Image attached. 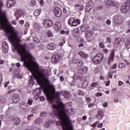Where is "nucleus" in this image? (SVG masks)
<instances>
[{
    "label": "nucleus",
    "mask_w": 130,
    "mask_h": 130,
    "mask_svg": "<svg viewBox=\"0 0 130 130\" xmlns=\"http://www.w3.org/2000/svg\"><path fill=\"white\" fill-rule=\"evenodd\" d=\"M53 108L55 109V114L56 116H58L60 120V124H62V130H74L73 127H69L66 123L70 121V117L66 113L64 110L66 109V105L60 102L58 105H54Z\"/></svg>",
    "instance_id": "nucleus-1"
},
{
    "label": "nucleus",
    "mask_w": 130,
    "mask_h": 130,
    "mask_svg": "<svg viewBox=\"0 0 130 130\" xmlns=\"http://www.w3.org/2000/svg\"><path fill=\"white\" fill-rule=\"evenodd\" d=\"M103 58H104L103 54L101 53H98L92 58V61L94 64H99L102 62Z\"/></svg>",
    "instance_id": "nucleus-2"
},
{
    "label": "nucleus",
    "mask_w": 130,
    "mask_h": 130,
    "mask_svg": "<svg viewBox=\"0 0 130 130\" xmlns=\"http://www.w3.org/2000/svg\"><path fill=\"white\" fill-rule=\"evenodd\" d=\"M130 1H127L126 3H124L121 7V12L122 13H127L129 10Z\"/></svg>",
    "instance_id": "nucleus-3"
},
{
    "label": "nucleus",
    "mask_w": 130,
    "mask_h": 130,
    "mask_svg": "<svg viewBox=\"0 0 130 130\" xmlns=\"http://www.w3.org/2000/svg\"><path fill=\"white\" fill-rule=\"evenodd\" d=\"M61 58V54L60 53H57L53 55L51 57L52 62H58Z\"/></svg>",
    "instance_id": "nucleus-4"
},
{
    "label": "nucleus",
    "mask_w": 130,
    "mask_h": 130,
    "mask_svg": "<svg viewBox=\"0 0 130 130\" xmlns=\"http://www.w3.org/2000/svg\"><path fill=\"white\" fill-rule=\"evenodd\" d=\"M45 28H51L53 26V21L50 19H45L43 22Z\"/></svg>",
    "instance_id": "nucleus-5"
},
{
    "label": "nucleus",
    "mask_w": 130,
    "mask_h": 130,
    "mask_svg": "<svg viewBox=\"0 0 130 130\" xmlns=\"http://www.w3.org/2000/svg\"><path fill=\"white\" fill-rule=\"evenodd\" d=\"M3 7V1L0 0V20H5L6 18V12L2 11V8Z\"/></svg>",
    "instance_id": "nucleus-6"
},
{
    "label": "nucleus",
    "mask_w": 130,
    "mask_h": 130,
    "mask_svg": "<svg viewBox=\"0 0 130 130\" xmlns=\"http://www.w3.org/2000/svg\"><path fill=\"white\" fill-rule=\"evenodd\" d=\"M54 14L55 17L59 18L62 14V11L61 9L58 7H55L54 9Z\"/></svg>",
    "instance_id": "nucleus-7"
},
{
    "label": "nucleus",
    "mask_w": 130,
    "mask_h": 130,
    "mask_svg": "<svg viewBox=\"0 0 130 130\" xmlns=\"http://www.w3.org/2000/svg\"><path fill=\"white\" fill-rule=\"evenodd\" d=\"M15 16L16 17V19L18 20L19 18L22 17L24 18L25 17V14H24V12H23V10L21 9H18L15 12Z\"/></svg>",
    "instance_id": "nucleus-8"
},
{
    "label": "nucleus",
    "mask_w": 130,
    "mask_h": 130,
    "mask_svg": "<svg viewBox=\"0 0 130 130\" xmlns=\"http://www.w3.org/2000/svg\"><path fill=\"white\" fill-rule=\"evenodd\" d=\"M44 92L45 93L47 99L50 100L51 99V91L48 88H45L44 89Z\"/></svg>",
    "instance_id": "nucleus-9"
},
{
    "label": "nucleus",
    "mask_w": 130,
    "mask_h": 130,
    "mask_svg": "<svg viewBox=\"0 0 130 130\" xmlns=\"http://www.w3.org/2000/svg\"><path fill=\"white\" fill-rule=\"evenodd\" d=\"M16 5V0H8L6 3L7 8H10Z\"/></svg>",
    "instance_id": "nucleus-10"
},
{
    "label": "nucleus",
    "mask_w": 130,
    "mask_h": 130,
    "mask_svg": "<svg viewBox=\"0 0 130 130\" xmlns=\"http://www.w3.org/2000/svg\"><path fill=\"white\" fill-rule=\"evenodd\" d=\"M53 27L55 31H56V32H58L61 29V24L58 22H55Z\"/></svg>",
    "instance_id": "nucleus-11"
},
{
    "label": "nucleus",
    "mask_w": 130,
    "mask_h": 130,
    "mask_svg": "<svg viewBox=\"0 0 130 130\" xmlns=\"http://www.w3.org/2000/svg\"><path fill=\"white\" fill-rule=\"evenodd\" d=\"M12 99L13 103H18L20 101V96L18 94H13Z\"/></svg>",
    "instance_id": "nucleus-12"
},
{
    "label": "nucleus",
    "mask_w": 130,
    "mask_h": 130,
    "mask_svg": "<svg viewBox=\"0 0 130 130\" xmlns=\"http://www.w3.org/2000/svg\"><path fill=\"white\" fill-rule=\"evenodd\" d=\"M20 107L24 111H28V110H29L28 106H27V103L25 102H22L20 103Z\"/></svg>",
    "instance_id": "nucleus-13"
},
{
    "label": "nucleus",
    "mask_w": 130,
    "mask_h": 130,
    "mask_svg": "<svg viewBox=\"0 0 130 130\" xmlns=\"http://www.w3.org/2000/svg\"><path fill=\"white\" fill-rule=\"evenodd\" d=\"M88 72V67H84L82 68H80L78 71V74H81V75H83V74H86Z\"/></svg>",
    "instance_id": "nucleus-14"
},
{
    "label": "nucleus",
    "mask_w": 130,
    "mask_h": 130,
    "mask_svg": "<svg viewBox=\"0 0 130 130\" xmlns=\"http://www.w3.org/2000/svg\"><path fill=\"white\" fill-rule=\"evenodd\" d=\"M39 93H40V90L39 88H37L33 91V94L36 95V96L34 97V99H35V100H37L39 99V95H38Z\"/></svg>",
    "instance_id": "nucleus-15"
},
{
    "label": "nucleus",
    "mask_w": 130,
    "mask_h": 130,
    "mask_svg": "<svg viewBox=\"0 0 130 130\" xmlns=\"http://www.w3.org/2000/svg\"><path fill=\"white\" fill-rule=\"evenodd\" d=\"M60 93L62 94V96H64L66 99H70V98H71V94H70L69 91H61Z\"/></svg>",
    "instance_id": "nucleus-16"
},
{
    "label": "nucleus",
    "mask_w": 130,
    "mask_h": 130,
    "mask_svg": "<svg viewBox=\"0 0 130 130\" xmlns=\"http://www.w3.org/2000/svg\"><path fill=\"white\" fill-rule=\"evenodd\" d=\"M12 121H13L14 124H15L16 125L20 124V123L21 122V119L17 117H12Z\"/></svg>",
    "instance_id": "nucleus-17"
},
{
    "label": "nucleus",
    "mask_w": 130,
    "mask_h": 130,
    "mask_svg": "<svg viewBox=\"0 0 130 130\" xmlns=\"http://www.w3.org/2000/svg\"><path fill=\"white\" fill-rule=\"evenodd\" d=\"M47 48L49 49V50H54L56 48V46L52 43H50L47 46Z\"/></svg>",
    "instance_id": "nucleus-18"
},
{
    "label": "nucleus",
    "mask_w": 130,
    "mask_h": 130,
    "mask_svg": "<svg viewBox=\"0 0 130 130\" xmlns=\"http://www.w3.org/2000/svg\"><path fill=\"white\" fill-rule=\"evenodd\" d=\"M81 23V20L80 19H74V21L72 23V24H71V27H77L78 25H80V23Z\"/></svg>",
    "instance_id": "nucleus-19"
},
{
    "label": "nucleus",
    "mask_w": 130,
    "mask_h": 130,
    "mask_svg": "<svg viewBox=\"0 0 130 130\" xmlns=\"http://www.w3.org/2000/svg\"><path fill=\"white\" fill-rule=\"evenodd\" d=\"M115 51H116V50H114L112 51V52L110 54V55L109 57V64H110V62L112 61V60H113V59H114V54L115 53Z\"/></svg>",
    "instance_id": "nucleus-20"
},
{
    "label": "nucleus",
    "mask_w": 130,
    "mask_h": 130,
    "mask_svg": "<svg viewBox=\"0 0 130 130\" xmlns=\"http://www.w3.org/2000/svg\"><path fill=\"white\" fill-rule=\"evenodd\" d=\"M94 34V32L92 30H88L85 32V37L86 38H90V37H91Z\"/></svg>",
    "instance_id": "nucleus-21"
},
{
    "label": "nucleus",
    "mask_w": 130,
    "mask_h": 130,
    "mask_svg": "<svg viewBox=\"0 0 130 130\" xmlns=\"http://www.w3.org/2000/svg\"><path fill=\"white\" fill-rule=\"evenodd\" d=\"M96 117L99 119H102V118H103V117H104V115L103 114V112L102 111H99Z\"/></svg>",
    "instance_id": "nucleus-22"
},
{
    "label": "nucleus",
    "mask_w": 130,
    "mask_h": 130,
    "mask_svg": "<svg viewBox=\"0 0 130 130\" xmlns=\"http://www.w3.org/2000/svg\"><path fill=\"white\" fill-rule=\"evenodd\" d=\"M78 54L81 57H83V58H87L88 57V55L84 52H79Z\"/></svg>",
    "instance_id": "nucleus-23"
},
{
    "label": "nucleus",
    "mask_w": 130,
    "mask_h": 130,
    "mask_svg": "<svg viewBox=\"0 0 130 130\" xmlns=\"http://www.w3.org/2000/svg\"><path fill=\"white\" fill-rule=\"evenodd\" d=\"M88 26L87 25H82L81 26L80 30L81 32H85L86 30H88Z\"/></svg>",
    "instance_id": "nucleus-24"
},
{
    "label": "nucleus",
    "mask_w": 130,
    "mask_h": 130,
    "mask_svg": "<svg viewBox=\"0 0 130 130\" xmlns=\"http://www.w3.org/2000/svg\"><path fill=\"white\" fill-rule=\"evenodd\" d=\"M110 6L111 7H115V6H118V5H119V3L113 2L111 0H110Z\"/></svg>",
    "instance_id": "nucleus-25"
},
{
    "label": "nucleus",
    "mask_w": 130,
    "mask_h": 130,
    "mask_svg": "<svg viewBox=\"0 0 130 130\" xmlns=\"http://www.w3.org/2000/svg\"><path fill=\"white\" fill-rule=\"evenodd\" d=\"M86 6H87V7H89L90 8H93V1L89 0L87 2Z\"/></svg>",
    "instance_id": "nucleus-26"
},
{
    "label": "nucleus",
    "mask_w": 130,
    "mask_h": 130,
    "mask_svg": "<svg viewBox=\"0 0 130 130\" xmlns=\"http://www.w3.org/2000/svg\"><path fill=\"white\" fill-rule=\"evenodd\" d=\"M115 20H117V21H121V20H122V15L121 14L116 15Z\"/></svg>",
    "instance_id": "nucleus-27"
},
{
    "label": "nucleus",
    "mask_w": 130,
    "mask_h": 130,
    "mask_svg": "<svg viewBox=\"0 0 130 130\" xmlns=\"http://www.w3.org/2000/svg\"><path fill=\"white\" fill-rule=\"evenodd\" d=\"M77 64H78V67H83L84 63L83 62V61H82V60L78 59Z\"/></svg>",
    "instance_id": "nucleus-28"
},
{
    "label": "nucleus",
    "mask_w": 130,
    "mask_h": 130,
    "mask_svg": "<svg viewBox=\"0 0 130 130\" xmlns=\"http://www.w3.org/2000/svg\"><path fill=\"white\" fill-rule=\"evenodd\" d=\"M41 12H40V10L39 9H37V10H36L35 11V12L34 13V16H36L37 17H38V16H39L41 14Z\"/></svg>",
    "instance_id": "nucleus-29"
},
{
    "label": "nucleus",
    "mask_w": 130,
    "mask_h": 130,
    "mask_svg": "<svg viewBox=\"0 0 130 130\" xmlns=\"http://www.w3.org/2000/svg\"><path fill=\"white\" fill-rule=\"evenodd\" d=\"M42 121V119L39 118L37 119H36L34 121L35 124H39V123H41V122Z\"/></svg>",
    "instance_id": "nucleus-30"
},
{
    "label": "nucleus",
    "mask_w": 130,
    "mask_h": 130,
    "mask_svg": "<svg viewBox=\"0 0 130 130\" xmlns=\"http://www.w3.org/2000/svg\"><path fill=\"white\" fill-rule=\"evenodd\" d=\"M75 20V18L74 17L71 18L68 20V24L70 26H71L73 23L74 22V21Z\"/></svg>",
    "instance_id": "nucleus-31"
},
{
    "label": "nucleus",
    "mask_w": 130,
    "mask_h": 130,
    "mask_svg": "<svg viewBox=\"0 0 130 130\" xmlns=\"http://www.w3.org/2000/svg\"><path fill=\"white\" fill-rule=\"evenodd\" d=\"M118 67L120 69H125V64L124 63H119Z\"/></svg>",
    "instance_id": "nucleus-32"
},
{
    "label": "nucleus",
    "mask_w": 130,
    "mask_h": 130,
    "mask_svg": "<svg viewBox=\"0 0 130 130\" xmlns=\"http://www.w3.org/2000/svg\"><path fill=\"white\" fill-rule=\"evenodd\" d=\"M44 127H49L50 126V123L49 121H46L44 124Z\"/></svg>",
    "instance_id": "nucleus-33"
},
{
    "label": "nucleus",
    "mask_w": 130,
    "mask_h": 130,
    "mask_svg": "<svg viewBox=\"0 0 130 130\" xmlns=\"http://www.w3.org/2000/svg\"><path fill=\"white\" fill-rule=\"evenodd\" d=\"M2 46L3 47L9 48V45L7 42H3L2 43Z\"/></svg>",
    "instance_id": "nucleus-34"
},
{
    "label": "nucleus",
    "mask_w": 130,
    "mask_h": 130,
    "mask_svg": "<svg viewBox=\"0 0 130 130\" xmlns=\"http://www.w3.org/2000/svg\"><path fill=\"white\" fill-rule=\"evenodd\" d=\"M125 47L127 49H130V42H127L125 44Z\"/></svg>",
    "instance_id": "nucleus-35"
},
{
    "label": "nucleus",
    "mask_w": 130,
    "mask_h": 130,
    "mask_svg": "<svg viewBox=\"0 0 130 130\" xmlns=\"http://www.w3.org/2000/svg\"><path fill=\"white\" fill-rule=\"evenodd\" d=\"M46 35L47 36H48V37H51V36H52V32H51V30H49L47 32Z\"/></svg>",
    "instance_id": "nucleus-36"
},
{
    "label": "nucleus",
    "mask_w": 130,
    "mask_h": 130,
    "mask_svg": "<svg viewBox=\"0 0 130 130\" xmlns=\"http://www.w3.org/2000/svg\"><path fill=\"white\" fill-rule=\"evenodd\" d=\"M91 10H92V8L88 6L87 5L86 6V7H85V11L86 12H90V11H91Z\"/></svg>",
    "instance_id": "nucleus-37"
},
{
    "label": "nucleus",
    "mask_w": 130,
    "mask_h": 130,
    "mask_svg": "<svg viewBox=\"0 0 130 130\" xmlns=\"http://www.w3.org/2000/svg\"><path fill=\"white\" fill-rule=\"evenodd\" d=\"M40 115L42 117H44L46 116V115H47V113H46L45 112H42L41 113Z\"/></svg>",
    "instance_id": "nucleus-38"
},
{
    "label": "nucleus",
    "mask_w": 130,
    "mask_h": 130,
    "mask_svg": "<svg viewBox=\"0 0 130 130\" xmlns=\"http://www.w3.org/2000/svg\"><path fill=\"white\" fill-rule=\"evenodd\" d=\"M115 44H116V45H120V40L116 39L115 41Z\"/></svg>",
    "instance_id": "nucleus-39"
},
{
    "label": "nucleus",
    "mask_w": 130,
    "mask_h": 130,
    "mask_svg": "<svg viewBox=\"0 0 130 130\" xmlns=\"http://www.w3.org/2000/svg\"><path fill=\"white\" fill-rule=\"evenodd\" d=\"M78 95H79V96H84V95H85V93L84 92V91H81V90H80V91H79V94H78Z\"/></svg>",
    "instance_id": "nucleus-40"
},
{
    "label": "nucleus",
    "mask_w": 130,
    "mask_h": 130,
    "mask_svg": "<svg viewBox=\"0 0 130 130\" xmlns=\"http://www.w3.org/2000/svg\"><path fill=\"white\" fill-rule=\"evenodd\" d=\"M32 103H33V100L32 99H29L27 101V104H28V105H32Z\"/></svg>",
    "instance_id": "nucleus-41"
},
{
    "label": "nucleus",
    "mask_w": 130,
    "mask_h": 130,
    "mask_svg": "<svg viewBox=\"0 0 130 130\" xmlns=\"http://www.w3.org/2000/svg\"><path fill=\"white\" fill-rule=\"evenodd\" d=\"M3 50L4 52H5V53H7V52L9 51V48L3 47Z\"/></svg>",
    "instance_id": "nucleus-42"
},
{
    "label": "nucleus",
    "mask_w": 130,
    "mask_h": 130,
    "mask_svg": "<svg viewBox=\"0 0 130 130\" xmlns=\"http://www.w3.org/2000/svg\"><path fill=\"white\" fill-rule=\"evenodd\" d=\"M100 47L101 48H104L105 47V46H104V42L100 43Z\"/></svg>",
    "instance_id": "nucleus-43"
},
{
    "label": "nucleus",
    "mask_w": 130,
    "mask_h": 130,
    "mask_svg": "<svg viewBox=\"0 0 130 130\" xmlns=\"http://www.w3.org/2000/svg\"><path fill=\"white\" fill-rule=\"evenodd\" d=\"M30 3L32 6H35L36 5V0H30Z\"/></svg>",
    "instance_id": "nucleus-44"
},
{
    "label": "nucleus",
    "mask_w": 130,
    "mask_h": 130,
    "mask_svg": "<svg viewBox=\"0 0 130 130\" xmlns=\"http://www.w3.org/2000/svg\"><path fill=\"white\" fill-rule=\"evenodd\" d=\"M117 67V64L116 63H114V65L111 67L112 70H115Z\"/></svg>",
    "instance_id": "nucleus-45"
},
{
    "label": "nucleus",
    "mask_w": 130,
    "mask_h": 130,
    "mask_svg": "<svg viewBox=\"0 0 130 130\" xmlns=\"http://www.w3.org/2000/svg\"><path fill=\"white\" fill-rule=\"evenodd\" d=\"M16 78H17V79H22L23 78V76H22L20 75L17 74L16 76Z\"/></svg>",
    "instance_id": "nucleus-46"
},
{
    "label": "nucleus",
    "mask_w": 130,
    "mask_h": 130,
    "mask_svg": "<svg viewBox=\"0 0 130 130\" xmlns=\"http://www.w3.org/2000/svg\"><path fill=\"white\" fill-rule=\"evenodd\" d=\"M31 112H32V113H37V111H36V110H35V108H32L31 109Z\"/></svg>",
    "instance_id": "nucleus-47"
},
{
    "label": "nucleus",
    "mask_w": 130,
    "mask_h": 130,
    "mask_svg": "<svg viewBox=\"0 0 130 130\" xmlns=\"http://www.w3.org/2000/svg\"><path fill=\"white\" fill-rule=\"evenodd\" d=\"M40 99L41 101H44L45 100V98L44 96H41L40 98Z\"/></svg>",
    "instance_id": "nucleus-48"
},
{
    "label": "nucleus",
    "mask_w": 130,
    "mask_h": 130,
    "mask_svg": "<svg viewBox=\"0 0 130 130\" xmlns=\"http://www.w3.org/2000/svg\"><path fill=\"white\" fill-rule=\"evenodd\" d=\"M103 106L104 107H107V106H108V104L107 102L104 103L103 104Z\"/></svg>",
    "instance_id": "nucleus-49"
},
{
    "label": "nucleus",
    "mask_w": 130,
    "mask_h": 130,
    "mask_svg": "<svg viewBox=\"0 0 130 130\" xmlns=\"http://www.w3.org/2000/svg\"><path fill=\"white\" fill-rule=\"evenodd\" d=\"M109 85H110V81L108 80L106 83V86H109Z\"/></svg>",
    "instance_id": "nucleus-50"
},
{
    "label": "nucleus",
    "mask_w": 130,
    "mask_h": 130,
    "mask_svg": "<svg viewBox=\"0 0 130 130\" xmlns=\"http://www.w3.org/2000/svg\"><path fill=\"white\" fill-rule=\"evenodd\" d=\"M97 86V83L94 82L91 84V87H96Z\"/></svg>",
    "instance_id": "nucleus-51"
},
{
    "label": "nucleus",
    "mask_w": 130,
    "mask_h": 130,
    "mask_svg": "<svg viewBox=\"0 0 130 130\" xmlns=\"http://www.w3.org/2000/svg\"><path fill=\"white\" fill-rule=\"evenodd\" d=\"M107 40L108 41L109 43H111L112 41H111V39L110 37L107 38Z\"/></svg>",
    "instance_id": "nucleus-52"
},
{
    "label": "nucleus",
    "mask_w": 130,
    "mask_h": 130,
    "mask_svg": "<svg viewBox=\"0 0 130 130\" xmlns=\"http://www.w3.org/2000/svg\"><path fill=\"white\" fill-rule=\"evenodd\" d=\"M103 126V123H99L98 125V127H100V128H101Z\"/></svg>",
    "instance_id": "nucleus-53"
},
{
    "label": "nucleus",
    "mask_w": 130,
    "mask_h": 130,
    "mask_svg": "<svg viewBox=\"0 0 130 130\" xmlns=\"http://www.w3.org/2000/svg\"><path fill=\"white\" fill-rule=\"evenodd\" d=\"M97 97H101L102 96V93L98 92L96 94Z\"/></svg>",
    "instance_id": "nucleus-54"
},
{
    "label": "nucleus",
    "mask_w": 130,
    "mask_h": 130,
    "mask_svg": "<svg viewBox=\"0 0 130 130\" xmlns=\"http://www.w3.org/2000/svg\"><path fill=\"white\" fill-rule=\"evenodd\" d=\"M22 125H25V124H28V122L26 121H24L21 123Z\"/></svg>",
    "instance_id": "nucleus-55"
},
{
    "label": "nucleus",
    "mask_w": 130,
    "mask_h": 130,
    "mask_svg": "<svg viewBox=\"0 0 130 130\" xmlns=\"http://www.w3.org/2000/svg\"><path fill=\"white\" fill-rule=\"evenodd\" d=\"M98 122H94V123L91 125V126H93V127H95V126H96V125H97V124H98Z\"/></svg>",
    "instance_id": "nucleus-56"
},
{
    "label": "nucleus",
    "mask_w": 130,
    "mask_h": 130,
    "mask_svg": "<svg viewBox=\"0 0 130 130\" xmlns=\"http://www.w3.org/2000/svg\"><path fill=\"white\" fill-rule=\"evenodd\" d=\"M106 5L110 6V0H107L106 2Z\"/></svg>",
    "instance_id": "nucleus-57"
},
{
    "label": "nucleus",
    "mask_w": 130,
    "mask_h": 130,
    "mask_svg": "<svg viewBox=\"0 0 130 130\" xmlns=\"http://www.w3.org/2000/svg\"><path fill=\"white\" fill-rule=\"evenodd\" d=\"M72 62L73 63H78V59H76L73 60Z\"/></svg>",
    "instance_id": "nucleus-58"
},
{
    "label": "nucleus",
    "mask_w": 130,
    "mask_h": 130,
    "mask_svg": "<svg viewBox=\"0 0 130 130\" xmlns=\"http://www.w3.org/2000/svg\"><path fill=\"white\" fill-rule=\"evenodd\" d=\"M93 106H94V104H90L88 105L89 108H91V107H93Z\"/></svg>",
    "instance_id": "nucleus-59"
},
{
    "label": "nucleus",
    "mask_w": 130,
    "mask_h": 130,
    "mask_svg": "<svg viewBox=\"0 0 130 130\" xmlns=\"http://www.w3.org/2000/svg\"><path fill=\"white\" fill-rule=\"evenodd\" d=\"M106 23L107 24V25H110V24H111V21H110V20H107L106 21Z\"/></svg>",
    "instance_id": "nucleus-60"
},
{
    "label": "nucleus",
    "mask_w": 130,
    "mask_h": 130,
    "mask_svg": "<svg viewBox=\"0 0 130 130\" xmlns=\"http://www.w3.org/2000/svg\"><path fill=\"white\" fill-rule=\"evenodd\" d=\"M102 6H99L97 8V11H100V10H102Z\"/></svg>",
    "instance_id": "nucleus-61"
},
{
    "label": "nucleus",
    "mask_w": 130,
    "mask_h": 130,
    "mask_svg": "<svg viewBox=\"0 0 130 130\" xmlns=\"http://www.w3.org/2000/svg\"><path fill=\"white\" fill-rule=\"evenodd\" d=\"M86 101H87V102H91V99H90V98H86Z\"/></svg>",
    "instance_id": "nucleus-62"
},
{
    "label": "nucleus",
    "mask_w": 130,
    "mask_h": 130,
    "mask_svg": "<svg viewBox=\"0 0 130 130\" xmlns=\"http://www.w3.org/2000/svg\"><path fill=\"white\" fill-rule=\"evenodd\" d=\"M118 84H119V86H121V85H122V84H123V82H122V81H119Z\"/></svg>",
    "instance_id": "nucleus-63"
},
{
    "label": "nucleus",
    "mask_w": 130,
    "mask_h": 130,
    "mask_svg": "<svg viewBox=\"0 0 130 130\" xmlns=\"http://www.w3.org/2000/svg\"><path fill=\"white\" fill-rule=\"evenodd\" d=\"M25 130H33V129H32L31 127L28 126L27 128H26Z\"/></svg>",
    "instance_id": "nucleus-64"
}]
</instances>
